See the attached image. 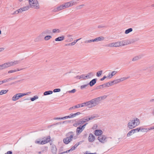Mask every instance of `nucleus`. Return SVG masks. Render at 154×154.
<instances>
[{
	"label": "nucleus",
	"instance_id": "c85d7f7f",
	"mask_svg": "<svg viewBox=\"0 0 154 154\" xmlns=\"http://www.w3.org/2000/svg\"><path fill=\"white\" fill-rule=\"evenodd\" d=\"M51 30L49 29H47L45 31H44L42 33L45 34H49L51 33Z\"/></svg>",
	"mask_w": 154,
	"mask_h": 154
},
{
	"label": "nucleus",
	"instance_id": "ea45409f",
	"mask_svg": "<svg viewBox=\"0 0 154 154\" xmlns=\"http://www.w3.org/2000/svg\"><path fill=\"white\" fill-rule=\"evenodd\" d=\"M113 84H115L120 82L119 79L114 80L113 81Z\"/></svg>",
	"mask_w": 154,
	"mask_h": 154
},
{
	"label": "nucleus",
	"instance_id": "f03ea898",
	"mask_svg": "<svg viewBox=\"0 0 154 154\" xmlns=\"http://www.w3.org/2000/svg\"><path fill=\"white\" fill-rule=\"evenodd\" d=\"M87 123L85 124L82 125H80L78 127L76 130V133L77 134H80L84 130L85 128V127Z\"/></svg>",
	"mask_w": 154,
	"mask_h": 154
},
{
	"label": "nucleus",
	"instance_id": "5fc2aeb1",
	"mask_svg": "<svg viewBox=\"0 0 154 154\" xmlns=\"http://www.w3.org/2000/svg\"><path fill=\"white\" fill-rule=\"evenodd\" d=\"M117 73V72L116 71H113L112 72L111 74V76H113L115 74H116Z\"/></svg>",
	"mask_w": 154,
	"mask_h": 154
},
{
	"label": "nucleus",
	"instance_id": "0eeeda50",
	"mask_svg": "<svg viewBox=\"0 0 154 154\" xmlns=\"http://www.w3.org/2000/svg\"><path fill=\"white\" fill-rule=\"evenodd\" d=\"M81 114V113L80 112H77L76 113L74 114L71 113L70 114V115H69V116H65L64 118H66V119L68 118H73L77 115L80 114Z\"/></svg>",
	"mask_w": 154,
	"mask_h": 154
},
{
	"label": "nucleus",
	"instance_id": "a18cd8bd",
	"mask_svg": "<svg viewBox=\"0 0 154 154\" xmlns=\"http://www.w3.org/2000/svg\"><path fill=\"white\" fill-rule=\"evenodd\" d=\"M61 90L60 88H56L53 90V92H59Z\"/></svg>",
	"mask_w": 154,
	"mask_h": 154
},
{
	"label": "nucleus",
	"instance_id": "473e14b6",
	"mask_svg": "<svg viewBox=\"0 0 154 154\" xmlns=\"http://www.w3.org/2000/svg\"><path fill=\"white\" fill-rule=\"evenodd\" d=\"M134 133V131H133V129H132L131 131H129L127 134V136L128 137H129L130 136L132 135V134H133Z\"/></svg>",
	"mask_w": 154,
	"mask_h": 154
},
{
	"label": "nucleus",
	"instance_id": "37998d69",
	"mask_svg": "<svg viewBox=\"0 0 154 154\" xmlns=\"http://www.w3.org/2000/svg\"><path fill=\"white\" fill-rule=\"evenodd\" d=\"M107 97V96L106 95H104L102 96L101 97H99V98H100V100H103V99H105Z\"/></svg>",
	"mask_w": 154,
	"mask_h": 154
},
{
	"label": "nucleus",
	"instance_id": "bb28decb",
	"mask_svg": "<svg viewBox=\"0 0 154 154\" xmlns=\"http://www.w3.org/2000/svg\"><path fill=\"white\" fill-rule=\"evenodd\" d=\"M80 107V104H77L76 105H75V106H73L72 107H70L69 108V109L70 110L72 109L77 108H79Z\"/></svg>",
	"mask_w": 154,
	"mask_h": 154
},
{
	"label": "nucleus",
	"instance_id": "4be33fe9",
	"mask_svg": "<svg viewBox=\"0 0 154 154\" xmlns=\"http://www.w3.org/2000/svg\"><path fill=\"white\" fill-rule=\"evenodd\" d=\"M104 39V38L103 36L99 37L97 38L94 39V42H98L101 40H103Z\"/></svg>",
	"mask_w": 154,
	"mask_h": 154
},
{
	"label": "nucleus",
	"instance_id": "de8ad7c7",
	"mask_svg": "<svg viewBox=\"0 0 154 154\" xmlns=\"http://www.w3.org/2000/svg\"><path fill=\"white\" fill-rule=\"evenodd\" d=\"M65 118V117H62V118H54V120L59 119V120H61L62 119H65L66 118Z\"/></svg>",
	"mask_w": 154,
	"mask_h": 154
},
{
	"label": "nucleus",
	"instance_id": "7ed1b4c3",
	"mask_svg": "<svg viewBox=\"0 0 154 154\" xmlns=\"http://www.w3.org/2000/svg\"><path fill=\"white\" fill-rule=\"evenodd\" d=\"M26 94L23 93H18L16 94L12 97V100L14 101H15L18 100L19 98L25 95Z\"/></svg>",
	"mask_w": 154,
	"mask_h": 154
},
{
	"label": "nucleus",
	"instance_id": "1a4fd4ad",
	"mask_svg": "<svg viewBox=\"0 0 154 154\" xmlns=\"http://www.w3.org/2000/svg\"><path fill=\"white\" fill-rule=\"evenodd\" d=\"M100 98H99V97H98L92 100V102L93 103V106H95L98 104L100 101Z\"/></svg>",
	"mask_w": 154,
	"mask_h": 154
},
{
	"label": "nucleus",
	"instance_id": "b1692460",
	"mask_svg": "<svg viewBox=\"0 0 154 154\" xmlns=\"http://www.w3.org/2000/svg\"><path fill=\"white\" fill-rule=\"evenodd\" d=\"M105 83L103 84L102 85H100L99 86H97L96 88L95 89L96 90H98L100 89H101L102 88L106 87H105Z\"/></svg>",
	"mask_w": 154,
	"mask_h": 154
},
{
	"label": "nucleus",
	"instance_id": "cd10ccee",
	"mask_svg": "<svg viewBox=\"0 0 154 154\" xmlns=\"http://www.w3.org/2000/svg\"><path fill=\"white\" fill-rule=\"evenodd\" d=\"M57 7L59 11L65 8L64 4L61 5L59 6H57Z\"/></svg>",
	"mask_w": 154,
	"mask_h": 154
},
{
	"label": "nucleus",
	"instance_id": "e2e57ef3",
	"mask_svg": "<svg viewBox=\"0 0 154 154\" xmlns=\"http://www.w3.org/2000/svg\"><path fill=\"white\" fill-rule=\"evenodd\" d=\"M15 79V78H14L13 77H11V78H9L7 79H8V82H9L10 80H14Z\"/></svg>",
	"mask_w": 154,
	"mask_h": 154
},
{
	"label": "nucleus",
	"instance_id": "4468645a",
	"mask_svg": "<svg viewBox=\"0 0 154 154\" xmlns=\"http://www.w3.org/2000/svg\"><path fill=\"white\" fill-rule=\"evenodd\" d=\"M103 133L102 131L100 130H96L94 131V134L96 136H100Z\"/></svg>",
	"mask_w": 154,
	"mask_h": 154
},
{
	"label": "nucleus",
	"instance_id": "393cba45",
	"mask_svg": "<svg viewBox=\"0 0 154 154\" xmlns=\"http://www.w3.org/2000/svg\"><path fill=\"white\" fill-rule=\"evenodd\" d=\"M53 93V91H46L43 94L44 95H47L49 94H52Z\"/></svg>",
	"mask_w": 154,
	"mask_h": 154
},
{
	"label": "nucleus",
	"instance_id": "20e7f679",
	"mask_svg": "<svg viewBox=\"0 0 154 154\" xmlns=\"http://www.w3.org/2000/svg\"><path fill=\"white\" fill-rule=\"evenodd\" d=\"M136 126L135 122H134L133 119L130 120L127 124V127L130 129H133Z\"/></svg>",
	"mask_w": 154,
	"mask_h": 154
},
{
	"label": "nucleus",
	"instance_id": "412c9836",
	"mask_svg": "<svg viewBox=\"0 0 154 154\" xmlns=\"http://www.w3.org/2000/svg\"><path fill=\"white\" fill-rule=\"evenodd\" d=\"M133 120L134 122H135V123L136 124V125L137 126L139 125L140 122L139 119H138L136 117L134 118L133 119Z\"/></svg>",
	"mask_w": 154,
	"mask_h": 154
},
{
	"label": "nucleus",
	"instance_id": "f3484780",
	"mask_svg": "<svg viewBox=\"0 0 154 154\" xmlns=\"http://www.w3.org/2000/svg\"><path fill=\"white\" fill-rule=\"evenodd\" d=\"M51 151L53 154H56L57 152V148L56 146L54 145H53L51 146Z\"/></svg>",
	"mask_w": 154,
	"mask_h": 154
},
{
	"label": "nucleus",
	"instance_id": "e433bc0d",
	"mask_svg": "<svg viewBox=\"0 0 154 154\" xmlns=\"http://www.w3.org/2000/svg\"><path fill=\"white\" fill-rule=\"evenodd\" d=\"M20 9L17 10L16 11H14L13 13L12 14V15L17 14L18 13H21V12H20Z\"/></svg>",
	"mask_w": 154,
	"mask_h": 154
},
{
	"label": "nucleus",
	"instance_id": "58836bf2",
	"mask_svg": "<svg viewBox=\"0 0 154 154\" xmlns=\"http://www.w3.org/2000/svg\"><path fill=\"white\" fill-rule=\"evenodd\" d=\"M130 77H124L122 78H121L120 79H119L120 80V82H122L124 80H126L128 78H129Z\"/></svg>",
	"mask_w": 154,
	"mask_h": 154
},
{
	"label": "nucleus",
	"instance_id": "49530a36",
	"mask_svg": "<svg viewBox=\"0 0 154 154\" xmlns=\"http://www.w3.org/2000/svg\"><path fill=\"white\" fill-rule=\"evenodd\" d=\"M52 32L53 33H55L56 32H59L60 30L59 29H53Z\"/></svg>",
	"mask_w": 154,
	"mask_h": 154
},
{
	"label": "nucleus",
	"instance_id": "774afa93",
	"mask_svg": "<svg viewBox=\"0 0 154 154\" xmlns=\"http://www.w3.org/2000/svg\"><path fill=\"white\" fill-rule=\"evenodd\" d=\"M79 145V143H77L76 144H75V145L74 146L76 148Z\"/></svg>",
	"mask_w": 154,
	"mask_h": 154
},
{
	"label": "nucleus",
	"instance_id": "8fccbe9b",
	"mask_svg": "<svg viewBox=\"0 0 154 154\" xmlns=\"http://www.w3.org/2000/svg\"><path fill=\"white\" fill-rule=\"evenodd\" d=\"M88 85V84L86 85H81L80 87V88L81 89H83L85 88L86 87H87Z\"/></svg>",
	"mask_w": 154,
	"mask_h": 154
},
{
	"label": "nucleus",
	"instance_id": "6e6d98bb",
	"mask_svg": "<svg viewBox=\"0 0 154 154\" xmlns=\"http://www.w3.org/2000/svg\"><path fill=\"white\" fill-rule=\"evenodd\" d=\"M53 11L54 12L58 11L59 10H58L57 7L54 8V9L53 10Z\"/></svg>",
	"mask_w": 154,
	"mask_h": 154
},
{
	"label": "nucleus",
	"instance_id": "f8f14e48",
	"mask_svg": "<svg viewBox=\"0 0 154 154\" xmlns=\"http://www.w3.org/2000/svg\"><path fill=\"white\" fill-rule=\"evenodd\" d=\"M95 139V137L92 134L90 133L88 138V140L89 142H93Z\"/></svg>",
	"mask_w": 154,
	"mask_h": 154
},
{
	"label": "nucleus",
	"instance_id": "2f4dec72",
	"mask_svg": "<svg viewBox=\"0 0 154 154\" xmlns=\"http://www.w3.org/2000/svg\"><path fill=\"white\" fill-rule=\"evenodd\" d=\"M8 91V90H2L0 91V95H2L4 94H6Z\"/></svg>",
	"mask_w": 154,
	"mask_h": 154
},
{
	"label": "nucleus",
	"instance_id": "39448f33",
	"mask_svg": "<svg viewBox=\"0 0 154 154\" xmlns=\"http://www.w3.org/2000/svg\"><path fill=\"white\" fill-rule=\"evenodd\" d=\"M106 138L107 137L105 135H101L98 137L97 139L100 142L104 143L106 141Z\"/></svg>",
	"mask_w": 154,
	"mask_h": 154
},
{
	"label": "nucleus",
	"instance_id": "a878e982",
	"mask_svg": "<svg viewBox=\"0 0 154 154\" xmlns=\"http://www.w3.org/2000/svg\"><path fill=\"white\" fill-rule=\"evenodd\" d=\"M5 64L6 65V68H8L9 67L11 66H13V63H12V61L9 62L7 63H5Z\"/></svg>",
	"mask_w": 154,
	"mask_h": 154
},
{
	"label": "nucleus",
	"instance_id": "7c9ffc66",
	"mask_svg": "<svg viewBox=\"0 0 154 154\" xmlns=\"http://www.w3.org/2000/svg\"><path fill=\"white\" fill-rule=\"evenodd\" d=\"M23 69H17L11 70L8 71V73H10L15 72H17V71H20L21 70H22Z\"/></svg>",
	"mask_w": 154,
	"mask_h": 154
},
{
	"label": "nucleus",
	"instance_id": "6ab92c4d",
	"mask_svg": "<svg viewBox=\"0 0 154 154\" xmlns=\"http://www.w3.org/2000/svg\"><path fill=\"white\" fill-rule=\"evenodd\" d=\"M29 6H26L25 7H23L20 9V12L22 13V12L23 11H26L28 10L29 8Z\"/></svg>",
	"mask_w": 154,
	"mask_h": 154
},
{
	"label": "nucleus",
	"instance_id": "a19ab883",
	"mask_svg": "<svg viewBox=\"0 0 154 154\" xmlns=\"http://www.w3.org/2000/svg\"><path fill=\"white\" fill-rule=\"evenodd\" d=\"M13 63V66H14L16 64H18L20 63V61L16 60L14 61V62H12Z\"/></svg>",
	"mask_w": 154,
	"mask_h": 154
},
{
	"label": "nucleus",
	"instance_id": "f704fd0d",
	"mask_svg": "<svg viewBox=\"0 0 154 154\" xmlns=\"http://www.w3.org/2000/svg\"><path fill=\"white\" fill-rule=\"evenodd\" d=\"M140 57H139L138 56H136L134 57L132 59V60L133 61H134L136 60H138V59H140Z\"/></svg>",
	"mask_w": 154,
	"mask_h": 154
},
{
	"label": "nucleus",
	"instance_id": "c03bdc74",
	"mask_svg": "<svg viewBox=\"0 0 154 154\" xmlns=\"http://www.w3.org/2000/svg\"><path fill=\"white\" fill-rule=\"evenodd\" d=\"M94 42V39H91V40H86L85 42H84L85 43H91V42Z\"/></svg>",
	"mask_w": 154,
	"mask_h": 154
},
{
	"label": "nucleus",
	"instance_id": "680f3d73",
	"mask_svg": "<svg viewBox=\"0 0 154 154\" xmlns=\"http://www.w3.org/2000/svg\"><path fill=\"white\" fill-rule=\"evenodd\" d=\"M5 154H12V152L11 151H9L5 153Z\"/></svg>",
	"mask_w": 154,
	"mask_h": 154
},
{
	"label": "nucleus",
	"instance_id": "5701e85b",
	"mask_svg": "<svg viewBox=\"0 0 154 154\" xmlns=\"http://www.w3.org/2000/svg\"><path fill=\"white\" fill-rule=\"evenodd\" d=\"M105 87H109L114 84L113 81H112L105 83Z\"/></svg>",
	"mask_w": 154,
	"mask_h": 154
},
{
	"label": "nucleus",
	"instance_id": "603ef678",
	"mask_svg": "<svg viewBox=\"0 0 154 154\" xmlns=\"http://www.w3.org/2000/svg\"><path fill=\"white\" fill-rule=\"evenodd\" d=\"M76 148L74 146H72L70 149L68 150V152H70V151H72L75 149Z\"/></svg>",
	"mask_w": 154,
	"mask_h": 154
},
{
	"label": "nucleus",
	"instance_id": "dca6fc26",
	"mask_svg": "<svg viewBox=\"0 0 154 154\" xmlns=\"http://www.w3.org/2000/svg\"><path fill=\"white\" fill-rule=\"evenodd\" d=\"M120 42V46L127 45L129 44V42L128 40H123L119 42Z\"/></svg>",
	"mask_w": 154,
	"mask_h": 154
},
{
	"label": "nucleus",
	"instance_id": "0e129e2a",
	"mask_svg": "<svg viewBox=\"0 0 154 154\" xmlns=\"http://www.w3.org/2000/svg\"><path fill=\"white\" fill-rule=\"evenodd\" d=\"M96 117V116H91V117H90V118L91 120L93 119H94V118H95Z\"/></svg>",
	"mask_w": 154,
	"mask_h": 154
},
{
	"label": "nucleus",
	"instance_id": "79ce46f5",
	"mask_svg": "<svg viewBox=\"0 0 154 154\" xmlns=\"http://www.w3.org/2000/svg\"><path fill=\"white\" fill-rule=\"evenodd\" d=\"M102 71L101 70L98 72L96 74V75L97 77H99L102 74Z\"/></svg>",
	"mask_w": 154,
	"mask_h": 154
},
{
	"label": "nucleus",
	"instance_id": "9d476101",
	"mask_svg": "<svg viewBox=\"0 0 154 154\" xmlns=\"http://www.w3.org/2000/svg\"><path fill=\"white\" fill-rule=\"evenodd\" d=\"M50 136H48L46 138L45 140L41 141L40 144H44L49 142L50 141Z\"/></svg>",
	"mask_w": 154,
	"mask_h": 154
},
{
	"label": "nucleus",
	"instance_id": "09e8293b",
	"mask_svg": "<svg viewBox=\"0 0 154 154\" xmlns=\"http://www.w3.org/2000/svg\"><path fill=\"white\" fill-rule=\"evenodd\" d=\"M76 91V90L75 89H73L71 91H68V93H75Z\"/></svg>",
	"mask_w": 154,
	"mask_h": 154
},
{
	"label": "nucleus",
	"instance_id": "a211bd4d",
	"mask_svg": "<svg viewBox=\"0 0 154 154\" xmlns=\"http://www.w3.org/2000/svg\"><path fill=\"white\" fill-rule=\"evenodd\" d=\"M146 129L144 128H137L133 129V131H134L135 133L139 132L140 130L142 131L144 130H146Z\"/></svg>",
	"mask_w": 154,
	"mask_h": 154
},
{
	"label": "nucleus",
	"instance_id": "bf43d9fd",
	"mask_svg": "<svg viewBox=\"0 0 154 154\" xmlns=\"http://www.w3.org/2000/svg\"><path fill=\"white\" fill-rule=\"evenodd\" d=\"M2 81V84H3L4 83L8 82V80L7 79H5L3 80Z\"/></svg>",
	"mask_w": 154,
	"mask_h": 154
},
{
	"label": "nucleus",
	"instance_id": "423d86ee",
	"mask_svg": "<svg viewBox=\"0 0 154 154\" xmlns=\"http://www.w3.org/2000/svg\"><path fill=\"white\" fill-rule=\"evenodd\" d=\"M76 3L75 1H71L64 4L65 8L72 6Z\"/></svg>",
	"mask_w": 154,
	"mask_h": 154
},
{
	"label": "nucleus",
	"instance_id": "864d4df0",
	"mask_svg": "<svg viewBox=\"0 0 154 154\" xmlns=\"http://www.w3.org/2000/svg\"><path fill=\"white\" fill-rule=\"evenodd\" d=\"M40 36L37 37L34 40L35 42H37L40 41Z\"/></svg>",
	"mask_w": 154,
	"mask_h": 154
},
{
	"label": "nucleus",
	"instance_id": "f257e3e1",
	"mask_svg": "<svg viewBox=\"0 0 154 154\" xmlns=\"http://www.w3.org/2000/svg\"><path fill=\"white\" fill-rule=\"evenodd\" d=\"M75 132L69 131L68 132L66 135V137L63 139V142L66 144H67L72 140Z\"/></svg>",
	"mask_w": 154,
	"mask_h": 154
},
{
	"label": "nucleus",
	"instance_id": "aec40b11",
	"mask_svg": "<svg viewBox=\"0 0 154 154\" xmlns=\"http://www.w3.org/2000/svg\"><path fill=\"white\" fill-rule=\"evenodd\" d=\"M64 38L65 36L64 35H62L56 38L55 40V41H61L64 40Z\"/></svg>",
	"mask_w": 154,
	"mask_h": 154
},
{
	"label": "nucleus",
	"instance_id": "13d9d810",
	"mask_svg": "<svg viewBox=\"0 0 154 154\" xmlns=\"http://www.w3.org/2000/svg\"><path fill=\"white\" fill-rule=\"evenodd\" d=\"M39 140V141L35 140V143H36V144H40L41 140H40V139Z\"/></svg>",
	"mask_w": 154,
	"mask_h": 154
},
{
	"label": "nucleus",
	"instance_id": "c756f323",
	"mask_svg": "<svg viewBox=\"0 0 154 154\" xmlns=\"http://www.w3.org/2000/svg\"><path fill=\"white\" fill-rule=\"evenodd\" d=\"M133 31V29L132 28H130L126 29L125 31V33L128 34L129 33Z\"/></svg>",
	"mask_w": 154,
	"mask_h": 154
},
{
	"label": "nucleus",
	"instance_id": "9b49d317",
	"mask_svg": "<svg viewBox=\"0 0 154 154\" xmlns=\"http://www.w3.org/2000/svg\"><path fill=\"white\" fill-rule=\"evenodd\" d=\"M86 122V119L85 118H84L83 119H81L80 120L77 121V123L74 124L73 125L75 127H76V126L75 125H80L82 124H83Z\"/></svg>",
	"mask_w": 154,
	"mask_h": 154
},
{
	"label": "nucleus",
	"instance_id": "4c0bfd02",
	"mask_svg": "<svg viewBox=\"0 0 154 154\" xmlns=\"http://www.w3.org/2000/svg\"><path fill=\"white\" fill-rule=\"evenodd\" d=\"M52 38L51 35H47L45 37L44 39L46 41H47L50 39Z\"/></svg>",
	"mask_w": 154,
	"mask_h": 154
},
{
	"label": "nucleus",
	"instance_id": "3c124183",
	"mask_svg": "<svg viewBox=\"0 0 154 154\" xmlns=\"http://www.w3.org/2000/svg\"><path fill=\"white\" fill-rule=\"evenodd\" d=\"M85 106H87V104H86V102L83 103H82L80 104V107H84Z\"/></svg>",
	"mask_w": 154,
	"mask_h": 154
},
{
	"label": "nucleus",
	"instance_id": "338daca9",
	"mask_svg": "<svg viewBox=\"0 0 154 154\" xmlns=\"http://www.w3.org/2000/svg\"><path fill=\"white\" fill-rule=\"evenodd\" d=\"M81 78H83V79H85V77L84 75H80Z\"/></svg>",
	"mask_w": 154,
	"mask_h": 154
},
{
	"label": "nucleus",
	"instance_id": "ddd939ff",
	"mask_svg": "<svg viewBox=\"0 0 154 154\" xmlns=\"http://www.w3.org/2000/svg\"><path fill=\"white\" fill-rule=\"evenodd\" d=\"M97 81V78L94 79L91 81L88 84V85H89L91 87H92L96 84Z\"/></svg>",
	"mask_w": 154,
	"mask_h": 154
},
{
	"label": "nucleus",
	"instance_id": "4d7b16f0",
	"mask_svg": "<svg viewBox=\"0 0 154 154\" xmlns=\"http://www.w3.org/2000/svg\"><path fill=\"white\" fill-rule=\"evenodd\" d=\"M91 73H89L87 74V75L88 78H90L92 77V76L91 75Z\"/></svg>",
	"mask_w": 154,
	"mask_h": 154
},
{
	"label": "nucleus",
	"instance_id": "c9c22d12",
	"mask_svg": "<svg viewBox=\"0 0 154 154\" xmlns=\"http://www.w3.org/2000/svg\"><path fill=\"white\" fill-rule=\"evenodd\" d=\"M38 97L37 96L35 95L34 96L32 97H31L30 99L32 101H33L35 100L38 99Z\"/></svg>",
	"mask_w": 154,
	"mask_h": 154
},
{
	"label": "nucleus",
	"instance_id": "2eb2a0df",
	"mask_svg": "<svg viewBox=\"0 0 154 154\" xmlns=\"http://www.w3.org/2000/svg\"><path fill=\"white\" fill-rule=\"evenodd\" d=\"M86 102L87 106H88L89 108H91L94 107V106H93V103L92 102V100L88 101Z\"/></svg>",
	"mask_w": 154,
	"mask_h": 154
},
{
	"label": "nucleus",
	"instance_id": "69168bd1",
	"mask_svg": "<svg viewBox=\"0 0 154 154\" xmlns=\"http://www.w3.org/2000/svg\"><path fill=\"white\" fill-rule=\"evenodd\" d=\"M81 39V38H80L79 39H76V40H75L73 42L75 44L78 41H79V40H80Z\"/></svg>",
	"mask_w": 154,
	"mask_h": 154
},
{
	"label": "nucleus",
	"instance_id": "72a5a7b5",
	"mask_svg": "<svg viewBox=\"0 0 154 154\" xmlns=\"http://www.w3.org/2000/svg\"><path fill=\"white\" fill-rule=\"evenodd\" d=\"M6 68V65L4 63L2 65H0V70Z\"/></svg>",
	"mask_w": 154,
	"mask_h": 154
},
{
	"label": "nucleus",
	"instance_id": "052dcab7",
	"mask_svg": "<svg viewBox=\"0 0 154 154\" xmlns=\"http://www.w3.org/2000/svg\"><path fill=\"white\" fill-rule=\"evenodd\" d=\"M106 78H107V76H106V75H104L103 76V77L102 78H101L100 79V80L101 81H102L103 80H104Z\"/></svg>",
	"mask_w": 154,
	"mask_h": 154
},
{
	"label": "nucleus",
	"instance_id": "6e6552de",
	"mask_svg": "<svg viewBox=\"0 0 154 154\" xmlns=\"http://www.w3.org/2000/svg\"><path fill=\"white\" fill-rule=\"evenodd\" d=\"M108 46L110 47H118L120 46V42H113L108 44Z\"/></svg>",
	"mask_w": 154,
	"mask_h": 154
}]
</instances>
